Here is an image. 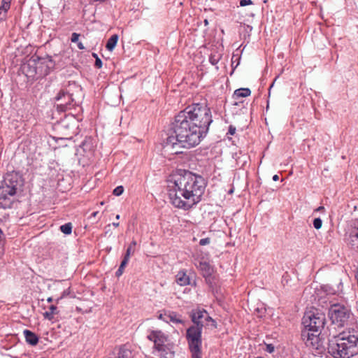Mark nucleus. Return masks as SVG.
Returning <instances> with one entry per match:
<instances>
[{
  "mask_svg": "<svg viewBox=\"0 0 358 358\" xmlns=\"http://www.w3.org/2000/svg\"><path fill=\"white\" fill-rule=\"evenodd\" d=\"M170 176L173 178H177L179 177L178 179H180L182 178H187V179H192V176H194L196 178H200L199 175H197L196 173H193L191 171H189L185 169H177L175 171H173L171 173Z\"/></svg>",
  "mask_w": 358,
  "mask_h": 358,
  "instance_id": "nucleus-19",
  "label": "nucleus"
},
{
  "mask_svg": "<svg viewBox=\"0 0 358 358\" xmlns=\"http://www.w3.org/2000/svg\"><path fill=\"white\" fill-rule=\"evenodd\" d=\"M60 230L64 234L69 235L72 231V224L71 222L66 223L60 227Z\"/></svg>",
  "mask_w": 358,
  "mask_h": 358,
  "instance_id": "nucleus-30",
  "label": "nucleus"
},
{
  "mask_svg": "<svg viewBox=\"0 0 358 358\" xmlns=\"http://www.w3.org/2000/svg\"><path fill=\"white\" fill-rule=\"evenodd\" d=\"M148 338L154 342L155 350L162 348L163 346L169 344L168 338L161 331H153Z\"/></svg>",
  "mask_w": 358,
  "mask_h": 358,
  "instance_id": "nucleus-14",
  "label": "nucleus"
},
{
  "mask_svg": "<svg viewBox=\"0 0 358 358\" xmlns=\"http://www.w3.org/2000/svg\"><path fill=\"white\" fill-rule=\"evenodd\" d=\"M176 281L180 286H185L190 284L189 276H187L186 273L182 271H179L176 275Z\"/></svg>",
  "mask_w": 358,
  "mask_h": 358,
  "instance_id": "nucleus-22",
  "label": "nucleus"
},
{
  "mask_svg": "<svg viewBox=\"0 0 358 358\" xmlns=\"http://www.w3.org/2000/svg\"><path fill=\"white\" fill-rule=\"evenodd\" d=\"M115 218H116L117 220H119V219H120V215H117Z\"/></svg>",
  "mask_w": 358,
  "mask_h": 358,
  "instance_id": "nucleus-57",
  "label": "nucleus"
},
{
  "mask_svg": "<svg viewBox=\"0 0 358 358\" xmlns=\"http://www.w3.org/2000/svg\"><path fill=\"white\" fill-rule=\"evenodd\" d=\"M135 249L132 248L131 247L128 246L126 253L124 256V258L129 259L130 258V256L134 253Z\"/></svg>",
  "mask_w": 358,
  "mask_h": 358,
  "instance_id": "nucleus-34",
  "label": "nucleus"
},
{
  "mask_svg": "<svg viewBox=\"0 0 358 358\" xmlns=\"http://www.w3.org/2000/svg\"><path fill=\"white\" fill-rule=\"evenodd\" d=\"M166 316H168V313H164V314H160L159 315V319L162 320L163 321L167 322Z\"/></svg>",
  "mask_w": 358,
  "mask_h": 358,
  "instance_id": "nucleus-43",
  "label": "nucleus"
},
{
  "mask_svg": "<svg viewBox=\"0 0 358 358\" xmlns=\"http://www.w3.org/2000/svg\"><path fill=\"white\" fill-rule=\"evenodd\" d=\"M22 73L30 80H36L38 79V72L37 69V63H36V60L34 59V55H33L27 63L24 64L22 67Z\"/></svg>",
  "mask_w": 358,
  "mask_h": 358,
  "instance_id": "nucleus-11",
  "label": "nucleus"
},
{
  "mask_svg": "<svg viewBox=\"0 0 358 358\" xmlns=\"http://www.w3.org/2000/svg\"><path fill=\"white\" fill-rule=\"evenodd\" d=\"M123 272H124V271H122V270H121V269H119V268H118V269H117V271H116V273H115V275H116L117 277H120V275H122Z\"/></svg>",
  "mask_w": 358,
  "mask_h": 358,
  "instance_id": "nucleus-44",
  "label": "nucleus"
},
{
  "mask_svg": "<svg viewBox=\"0 0 358 358\" xmlns=\"http://www.w3.org/2000/svg\"><path fill=\"white\" fill-rule=\"evenodd\" d=\"M313 224L316 229H320L322 225V220L320 217H316L313 220Z\"/></svg>",
  "mask_w": 358,
  "mask_h": 358,
  "instance_id": "nucleus-32",
  "label": "nucleus"
},
{
  "mask_svg": "<svg viewBox=\"0 0 358 358\" xmlns=\"http://www.w3.org/2000/svg\"><path fill=\"white\" fill-rule=\"evenodd\" d=\"M113 225L115 227H117L119 225H120V223L119 222H113Z\"/></svg>",
  "mask_w": 358,
  "mask_h": 358,
  "instance_id": "nucleus-51",
  "label": "nucleus"
},
{
  "mask_svg": "<svg viewBox=\"0 0 358 358\" xmlns=\"http://www.w3.org/2000/svg\"><path fill=\"white\" fill-rule=\"evenodd\" d=\"M109 358H133V355L131 350L127 348V345H123L115 348L109 354Z\"/></svg>",
  "mask_w": 358,
  "mask_h": 358,
  "instance_id": "nucleus-16",
  "label": "nucleus"
},
{
  "mask_svg": "<svg viewBox=\"0 0 358 358\" xmlns=\"http://www.w3.org/2000/svg\"><path fill=\"white\" fill-rule=\"evenodd\" d=\"M198 263H199V266H201V261H198Z\"/></svg>",
  "mask_w": 358,
  "mask_h": 358,
  "instance_id": "nucleus-58",
  "label": "nucleus"
},
{
  "mask_svg": "<svg viewBox=\"0 0 358 358\" xmlns=\"http://www.w3.org/2000/svg\"><path fill=\"white\" fill-rule=\"evenodd\" d=\"M52 301H53V299H52V297H49V298H48V299H47V301H48V303H50V302H52Z\"/></svg>",
  "mask_w": 358,
  "mask_h": 358,
  "instance_id": "nucleus-53",
  "label": "nucleus"
},
{
  "mask_svg": "<svg viewBox=\"0 0 358 358\" xmlns=\"http://www.w3.org/2000/svg\"><path fill=\"white\" fill-rule=\"evenodd\" d=\"M217 325L216 320L211 317L208 312L203 308V327H204L206 330L215 332Z\"/></svg>",
  "mask_w": 358,
  "mask_h": 358,
  "instance_id": "nucleus-17",
  "label": "nucleus"
},
{
  "mask_svg": "<svg viewBox=\"0 0 358 358\" xmlns=\"http://www.w3.org/2000/svg\"><path fill=\"white\" fill-rule=\"evenodd\" d=\"M350 238L352 248L358 249V228L350 232Z\"/></svg>",
  "mask_w": 358,
  "mask_h": 358,
  "instance_id": "nucleus-28",
  "label": "nucleus"
},
{
  "mask_svg": "<svg viewBox=\"0 0 358 358\" xmlns=\"http://www.w3.org/2000/svg\"><path fill=\"white\" fill-rule=\"evenodd\" d=\"M234 187H231L230 188V189L228 191V194H233V192H234Z\"/></svg>",
  "mask_w": 358,
  "mask_h": 358,
  "instance_id": "nucleus-49",
  "label": "nucleus"
},
{
  "mask_svg": "<svg viewBox=\"0 0 358 358\" xmlns=\"http://www.w3.org/2000/svg\"><path fill=\"white\" fill-rule=\"evenodd\" d=\"M26 342L31 345H36L38 343V336L30 330L25 329L24 331Z\"/></svg>",
  "mask_w": 358,
  "mask_h": 358,
  "instance_id": "nucleus-21",
  "label": "nucleus"
},
{
  "mask_svg": "<svg viewBox=\"0 0 358 358\" xmlns=\"http://www.w3.org/2000/svg\"><path fill=\"white\" fill-rule=\"evenodd\" d=\"M328 353L334 358H350L358 354V337L345 332L328 339Z\"/></svg>",
  "mask_w": 358,
  "mask_h": 358,
  "instance_id": "nucleus-2",
  "label": "nucleus"
},
{
  "mask_svg": "<svg viewBox=\"0 0 358 358\" xmlns=\"http://www.w3.org/2000/svg\"><path fill=\"white\" fill-rule=\"evenodd\" d=\"M265 350L269 353H273L275 350V347L273 344H266Z\"/></svg>",
  "mask_w": 358,
  "mask_h": 358,
  "instance_id": "nucleus-36",
  "label": "nucleus"
},
{
  "mask_svg": "<svg viewBox=\"0 0 358 358\" xmlns=\"http://www.w3.org/2000/svg\"><path fill=\"white\" fill-rule=\"evenodd\" d=\"M36 63H37V70L38 77H44L48 75L55 68L56 61L52 56L46 55L44 57L34 55Z\"/></svg>",
  "mask_w": 358,
  "mask_h": 358,
  "instance_id": "nucleus-9",
  "label": "nucleus"
},
{
  "mask_svg": "<svg viewBox=\"0 0 358 358\" xmlns=\"http://www.w3.org/2000/svg\"><path fill=\"white\" fill-rule=\"evenodd\" d=\"M167 317V322H171L174 324H182L183 320L181 315L177 314L176 312H169Z\"/></svg>",
  "mask_w": 358,
  "mask_h": 358,
  "instance_id": "nucleus-25",
  "label": "nucleus"
},
{
  "mask_svg": "<svg viewBox=\"0 0 358 358\" xmlns=\"http://www.w3.org/2000/svg\"><path fill=\"white\" fill-rule=\"evenodd\" d=\"M102 61L101 59L99 57H96V59L95 60V63H94V66L98 68V69H100L102 67Z\"/></svg>",
  "mask_w": 358,
  "mask_h": 358,
  "instance_id": "nucleus-39",
  "label": "nucleus"
},
{
  "mask_svg": "<svg viewBox=\"0 0 358 358\" xmlns=\"http://www.w3.org/2000/svg\"><path fill=\"white\" fill-rule=\"evenodd\" d=\"M221 58V55L220 54H210L209 55V62L212 65H215L218 63Z\"/></svg>",
  "mask_w": 358,
  "mask_h": 358,
  "instance_id": "nucleus-31",
  "label": "nucleus"
},
{
  "mask_svg": "<svg viewBox=\"0 0 358 358\" xmlns=\"http://www.w3.org/2000/svg\"><path fill=\"white\" fill-rule=\"evenodd\" d=\"M11 0H1V6H0V21L5 20L6 13L10 7Z\"/></svg>",
  "mask_w": 358,
  "mask_h": 358,
  "instance_id": "nucleus-23",
  "label": "nucleus"
},
{
  "mask_svg": "<svg viewBox=\"0 0 358 358\" xmlns=\"http://www.w3.org/2000/svg\"><path fill=\"white\" fill-rule=\"evenodd\" d=\"M169 189H174L177 192V194L180 195V196H183L185 199H189L191 196H194L193 190H189L187 189L188 182L184 184V188L182 187V180H168Z\"/></svg>",
  "mask_w": 358,
  "mask_h": 358,
  "instance_id": "nucleus-10",
  "label": "nucleus"
},
{
  "mask_svg": "<svg viewBox=\"0 0 358 358\" xmlns=\"http://www.w3.org/2000/svg\"><path fill=\"white\" fill-rule=\"evenodd\" d=\"M57 308L54 305H51L49 307V310L46 311L43 313V316L45 319L49 320H52L53 319V315L57 314Z\"/></svg>",
  "mask_w": 358,
  "mask_h": 358,
  "instance_id": "nucleus-29",
  "label": "nucleus"
},
{
  "mask_svg": "<svg viewBox=\"0 0 358 358\" xmlns=\"http://www.w3.org/2000/svg\"><path fill=\"white\" fill-rule=\"evenodd\" d=\"M202 259H203V260L205 259L206 260H209L208 254V253H205V256L203 255Z\"/></svg>",
  "mask_w": 358,
  "mask_h": 358,
  "instance_id": "nucleus-48",
  "label": "nucleus"
},
{
  "mask_svg": "<svg viewBox=\"0 0 358 358\" xmlns=\"http://www.w3.org/2000/svg\"><path fill=\"white\" fill-rule=\"evenodd\" d=\"M169 196L171 203L176 208L188 209L192 206L189 202L182 200L174 189H169Z\"/></svg>",
  "mask_w": 358,
  "mask_h": 358,
  "instance_id": "nucleus-15",
  "label": "nucleus"
},
{
  "mask_svg": "<svg viewBox=\"0 0 358 358\" xmlns=\"http://www.w3.org/2000/svg\"><path fill=\"white\" fill-rule=\"evenodd\" d=\"M136 245V241H133L130 244H129V247H131L132 248L135 249V247Z\"/></svg>",
  "mask_w": 358,
  "mask_h": 358,
  "instance_id": "nucleus-46",
  "label": "nucleus"
},
{
  "mask_svg": "<svg viewBox=\"0 0 358 358\" xmlns=\"http://www.w3.org/2000/svg\"><path fill=\"white\" fill-rule=\"evenodd\" d=\"M118 41V36L117 34L112 35L108 40L106 48L109 51H112L117 45Z\"/></svg>",
  "mask_w": 358,
  "mask_h": 358,
  "instance_id": "nucleus-27",
  "label": "nucleus"
},
{
  "mask_svg": "<svg viewBox=\"0 0 358 358\" xmlns=\"http://www.w3.org/2000/svg\"><path fill=\"white\" fill-rule=\"evenodd\" d=\"M352 315L350 309L338 303L331 304L328 309V317L331 324L338 328L348 326Z\"/></svg>",
  "mask_w": 358,
  "mask_h": 358,
  "instance_id": "nucleus-5",
  "label": "nucleus"
},
{
  "mask_svg": "<svg viewBox=\"0 0 358 358\" xmlns=\"http://www.w3.org/2000/svg\"><path fill=\"white\" fill-rule=\"evenodd\" d=\"M217 272L214 266L211 265L209 262H203V278L210 275H217Z\"/></svg>",
  "mask_w": 358,
  "mask_h": 358,
  "instance_id": "nucleus-20",
  "label": "nucleus"
},
{
  "mask_svg": "<svg viewBox=\"0 0 358 358\" xmlns=\"http://www.w3.org/2000/svg\"><path fill=\"white\" fill-rule=\"evenodd\" d=\"M19 181L2 180L0 185V208H11L14 202V196L20 189Z\"/></svg>",
  "mask_w": 358,
  "mask_h": 358,
  "instance_id": "nucleus-6",
  "label": "nucleus"
},
{
  "mask_svg": "<svg viewBox=\"0 0 358 358\" xmlns=\"http://www.w3.org/2000/svg\"><path fill=\"white\" fill-rule=\"evenodd\" d=\"M272 179H279V176L277 174H275L273 176Z\"/></svg>",
  "mask_w": 358,
  "mask_h": 358,
  "instance_id": "nucleus-52",
  "label": "nucleus"
},
{
  "mask_svg": "<svg viewBox=\"0 0 358 358\" xmlns=\"http://www.w3.org/2000/svg\"><path fill=\"white\" fill-rule=\"evenodd\" d=\"M70 293V292L66 289V290H64L63 292H62V294L60 297H59L57 300H56V302L58 303L59 300H61L62 299H63L64 296L69 295Z\"/></svg>",
  "mask_w": 358,
  "mask_h": 358,
  "instance_id": "nucleus-42",
  "label": "nucleus"
},
{
  "mask_svg": "<svg viewBox=\"0 0 358 358\" xmlns=\"http://www.w3.org/2000/svg\"><path fill=\"white\" fill-rule=\"evenodd\" d=\"M94 1H103L104 0H93Z\"/></svg>",
  "mask_w": 358,
  "mask_h": 358,
  "instance_id": "nucleus-59",
  "label": "nucleus"
},
{
  "mask_svg": "<svg viewBox=\"0 0 358 358\" xmlns=\"http://www.w3.org/2000/svg\"><path fill=\"white\" fill-rule=\"evenodd\" d=\"M92 55H93V57H95L96 59V57H98V56H97V55H96V53H93V54H92Z\"/></svg>",
  "mask_w": 358,
  "mask_h": 358,
  "instance_id": "nucleus-55",
  "label": "nucleus"
},
{
  "mask_svg": "<svg viewBox=\"0 0 358 358\" xmlns=\"http://www.w3.org/2000/svg\"><path fill=\"white\" fill-rule=\"evenodd\" d=\"M82 97V87L76 82H69L68 85L55 96L57 108L62 112L71 109L79 104Z\"/></svg>",
  "mask_w": 358,
  "mask_h": 358,
  "instance_id": "nucleus-3",
  "label": "nucleus"
},
{
  "mask_svg": "<svg viewBox=\"0 0 358 358\" xmlns=\"http://www.w3.org/2000/svg\"><path fill=\"white\" fill-rule=\"evenodd\" d=\"M326 323L325 314L321 310L314 308L306 311L302 318L303 330L318 332L324 327Z\"/></svg>",
  "mask_w": 358,
  "mask_h": 358,
  "instance_id": "nucleus-7",
  "label": "nucleus"
},
{
  "mask_svg": "<svg viewBox=\"0 0 358 358\" xmlns=\"http://www.w3.org/2000/svg\"><path fill=\"white\" fill-rule=\"evenodd\" d=\"M59 181H60V180H58V182H57V185H58V187L60 185V184H59Z\"/></svg>",
  "mask_w": 358,
  "mask_h": 358,
  "instance_id": "nucleus-61",
  "label": "nucleus"
},
{
  "mask_svg": "<svg viewBox=\"0 0 358 358\" xmlns=\"http://www.w3.org/2000/svg\"><path fill=\"white\" fill-rule=\"evenodd\" d=\"M205 234H206V232H205V231H203V232H202L203 236H204V235H205Z\"/></svg>",
  "mask_w": 358,
  "mask_h": 358,
  "instance_id": "nucleus-63",
  "label": "nucleus"
},
{
  "mask_svg": "<svg viewBox=\"0 0 358 358\" xmlns=\"http://www.w3.org/2000/svg\"><path fill=\"white\" fill-rule=\"evenodd\" d=\"M123 192H124V187H123V186L120 185L114 189L113 194L115 196H119L122 195Z\"/></svg>",
  "mask_w": 358,
  "mask_h": 358,
  "instance_id": "nucleus-33",
  "label": "nucleus"
},
{
  "mask_svg": "<svg viewBox=\"0 0 358 358\" xmlns=\"http://www.w3.org/2000/svg\"><path fill=\"white\" fill-rule=\"evenodd\" d=\"M273 85H274V83H273L271 84V85L270 86V89L273 86Z\"/></svg>",
  "mask_w": 358,
  "mask_h": 358,
  "instance_id": "nucleus-60",
  "label": "nucleus"
},
{
  "mask_svg": "<svg viewBox=\"0 0 358 358\" xmlns=\"http://www.w3.org/2000/svg\"><path fill=\"white\" fill-rule=\"evenodd\" d=\"M128 262H129V259H127L125 258H123L120 266H119V269H121L122 271H124L125 266H127V264H128Z\"/></svg>",
  "mask_w": 358,
  "mask_h": 358,
  "instance_id": "nucleus-38",
  "label": "nucleus"
},
{
  "mask_svg": "<svg viewBox=\"0 0 358 358\" xmlns=\"http://www.w3.org/2000/svg\"><path fill=\"white\" fill-rule=\"evenodd\" d=\"M98 213H99V212H98V211L94 212V213L91 215V217H96V215H97Z\"/></svg>",
  "mask_w": 358,
  "mask_h": 358,
  "instance_id": "nucleus-50",
  "label": "nucleus"
},
{
  "mask_svg": "<svg viewBox=\"0 0 358 358\" xmlns=\"http://www.w3.org/2000/svg\"><path fill=\"white\" fill-rule=\"evenodd\" d=\"M205 282L209 292H210L214 296L217 297L221 290V282L219 274L206 277Z\"/></svg>",
  "mask_w": 358,
  "mask_h": 358,
  "instance_id": "nucleus-13",
  "label": "nucleus"
},
{
  "mask_svg": "<svg viewBox=\"0 0 358 358\" xmlns=\"http://www.w3.org/2000/svg\"><path fill=\"white\" fill-rule=\"evenodd\" d=\"M192 321L196 324L192 325L187 329L186 338L192 358H201L200 343L201 337V329L199 327V320L201 318V310H198L196 313L191 315Z\"/></svg>",
  "mask_w": 358,
  "mask_h": 358,
  "instance_id": "nucleus-4",
  "label": "nucleus"
},
{
  "mask_svg": "<svg viewBox=\"0 0 358 358\" xmlns=\"http://www.w3.org/2000/svg\"><path fill=\"white\" fill-rule=\"evenodd\" d=\"M324 210H325V208L324 206H319L315 210L321 212V211H324Z\"/></svg>",
  "mask_w": 358,
  "mask_h": 358,
  "instance_id": "nucleus-47",
  "label": "nucleus"
},
{
  "mask_svg": "<svg viewBox=\"0 0 358 358\" xmlns=\"http://www.w3.org/2000/svg\"><path fill=\"white\" fill-rule=\"evenodd\" d=\"M203 22H204L205 25H207L208 24V21L206 19L203 20Z\"/></svg>",
  "mask_w": 358,
  "mask_h": 358,
  "instance_id": "nucleus-54",
  "label": "nucleus"
},
{
  "mask_svg": "<svg viewBox=\"0 0 358 358\" xmlns=\"http://www.w3.org/2000/svg\"><path fill=\"white\" fill-rule=\"evenodd\" d=\"M212 240L215 241V238H212L210 236L203 238V245L209 244Z\"/></svg>",
  "mask_w": 358,
  "mask_h": 358,
  "instance_id": "nucleus-37",
  "label": "nucleus"
},
{
  "mask_svg": "<svg viewBox=\"0 0 358 358\" xmlns=\"http://www.w3.org/2000/svg\"><path fill=\"white\" fill-rule=\"evenodd\" d=\"M313 331L302 330L301 337L307 347L315 350L313 353L322 355L324 352L325 348L319 337L320 334H316Z\"/></svg>",
  "mask_w": 358,
  "mask_h": 358,
  "instance_id": "nucleus-8",
  "label": "nucleus"
},
{
  "mask_svg": "<svg viewBox=\"0 0 358 358\" xmlns=\"http://www.w3.org/2000/svg\"><path fill=\"white\" fill-rule=\"evenodd\" d=\"M252 3V2L251 0H241L240 1L241 6H246L250 5Z\"/></svg>",
  "mask_w": 358,
  "mask_h": 358,
  "instance_id": "nucleus-40",
  "label": "nucleus"
},
{
  "mask_svg": "<svg viewBox=\"0 0 358 358\" xmlns=\"http://www.w3.org/2000/svg\"><path fill=\"white\" fill-rule=\"evenodd\" d=\"M78 152L88 160H91L93 158L95 152L94 139L91 137H86L80 144Z\"/></svg>",
  "mask_w": 358,
  "mask_h": 358,
  "instance_id": "nucleus-12",
  "label": "nucleus"
},
{
  "mask_svg": "<svg viewBox=\"0 0 358 358\" xmlns=\"http://www.w3.org/2000/svg\"><path fill=\"white\" fill-rule=\"evenodd\" d=\"M171 134L164 141L163 148L171 155L182 153L181 148L199 144L201 138V106L193 103L180 111L171 124Z\"/></svg>",
  "mask_w": 358,
  "mask_h": 358,
  "instance_id": "nucleus-1",
  "label": "nucleus"
},
{
  "mask_svg": "<svg viewBox=\"0 0 358 358\" xmlns=\"http://www.w3.org/2000/svg\"><path fill=\"white\" fill-rule=\"evenodd\" d=\"M251 94V91L249 88H240L236 90L234 93V98L238 99L239 97H247L250 96Z\"/></svg>",
  "mask_w": 358,
  "mask_h": 358,
  "instance_id": "nucleus-26",
  "label": "nucleus"
},
{
  "mask_svg": "<svg viewBox=\"0 0 358 358\" xmlns=\"http://www.w3.org/2000/svg\"><path fill=\"white\" fill-rule=\"evenodd\" d=\"M203 121H204V124H206V127L205 131H203V133L207 134L208 131L209 126L213 122L212 115L210 108H206L204 116L203 117Z\"/></svg>",
  "mask_w": 358,
  "mask_h": 358,
  "instance_id": "nucleus-24",
  "label": "nucleus"
},
{
  "mask_svg": "<svg viewBox=\"0 0 358 358\" xmlns=\"http://www.w3.org/2000/svg\"><path fill=\"white\" fill-rule=\"evenodd\" d=\"M236 127L233 125L229 127L228 134L234 135L236 133Z\"/></svg>",
  "mask_w": 358,
  "mask_h": 358,
  "instance_id": "nucleus-41",
  "label": "nucleus"
},
{
  "mask_svg": "<svg viewBox=\"0 0 358 358\" xmlns=\"http://www.w3.org/2000/svg\"><path fill=\"white\" fill-rule=\"evenodd\" d=\"M77 46L78 48L80 49V50H84L85 49V46L83 45V44L81 43V42H78L77 43Z\"/></svg>",
  "mask_w": 358,
  "mask_h": 358,
  "instance_id": "nucleus-45",
  "label": "nucleus"
},
{
  "mask_svg": "<svg viewBox=\"0 0 358 358\" xmlns=\"http://www.w3.org/2000/svg\"><path fill=\"white\" fill-rule=\"evenodd\" d=\"M173 345L169 343L155 350L154 354L159 358H174Z\"/></svg>",
  "mask_w": 358,
  "mask_h": 358,
  "instance_id": "nucleus-18",
  "label": "nucleus"
},
{
  "mask_svg": "<svg viewBox=\"0 0 358 358\" xmlns=\"http://www.w3.org/2000/svg\"><path fill=\"white\" fill-rule=\"evenodd\" d=\"M104 204V202L103 201H101V205H103Z\"/></svg>",
  "mask_w": 358,
  "mask_h": 358,
  "instance_id": "nucleus-62",
  "label": "nucleus"
},
{
  "mask_svg": "<svg viewBox=\"0 0 358 358\" xmlns=\"http://www.w3.org/2000/svg\"><path fill=\"white\" fill-rule=\"evenodd\" d=\"M79 37H80V34H77L76 32H73L72 34H71V41L72 43H78L79 42L78 40H79Z\"/></svg>",
  "mask_w": 358,
  "mask_h": 358,
  "instance_id": "nucleus-35",
  "label": "nucleus"
},
{
  "mask_svg": "<svg viewBox=\"0 0 358 358\" xmlns=\"http://www.w3.org/2000/svg\"><path fill=\"white\" fill-rule=\"evenodd\" d=\"M249 184H250L249 181H248V180H246L245 185H246V186H248V185H249Z\"/></svg>",
  "mask_w": 358,
  "mask_h": 358,
  "instance_id": "nucleus-56",
  "label": "nucleus"
}]
</instances>
